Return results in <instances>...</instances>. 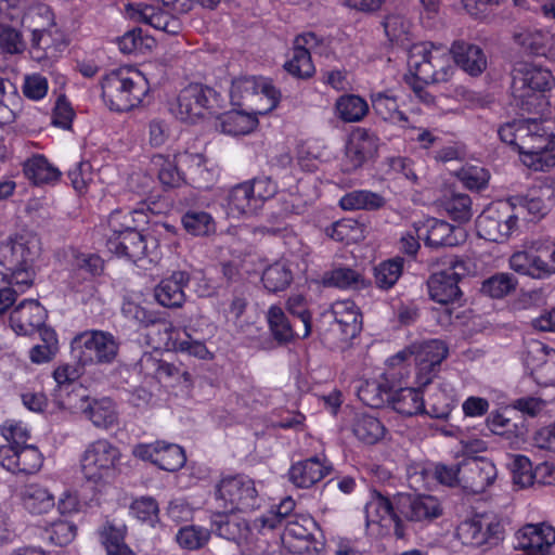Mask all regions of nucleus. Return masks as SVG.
<instances>
[{
	"label": "nucleus",
	"instance_id": "1",
	"mask_svg": "<svg viewBox=\"0 0 555 555\" xmlns=\"http://www.w3.org/2000/svg\"><path fill=\"white\" fill-rule=\"evenodd\" d=\"M41 251L39 237L28 231L8 237L0 248V262L4 269L3 278L21 293L34 284L35 263Z\"/></svg>",
	"mask_w": 555,
	"mask_h": 555
},
{
	"label": "nucleus",
	"instance_id": "2",
	"mask_svg": "<svg viewBox=\"0 0 555 555\" xmlns=\"http://www.w3.org/2000/svg\"><path fill=\"white\" fill-rule=\"evenodd\" d=\"M554 76L535 62H516L512 70V94L516 104L528 113L543 115L550 102L546 92L554 85Z\"/></svg>",
	"mask_w": 555,
	"mask_h": 555
},
{
	"label": "nucleus",
	"instance_id": "3",
	"mask_svg": "<svg viewBox=\"0 0 555 555\" xmlns=\"http://www.w3.org/2000/svg\"><path fill=\"white\" fill-rule=\"evenodd\" d=\"M144 75L131 68L108 73L102 80V98L112 111L128 112L139 106L149 92Z\"/></svg>",
	"mask_w": 555,
	"mask_h": 555
},
{
	"label": "nucleus",
	"instance_id": "4",
	"mask_svg": "<svg viewBox=\"0 0 555 555\" xmlns=\"http://www.w3.org/2000/svg\"><path fill=\"white\" fill-rule=\"evenodd\" d=\"M121 452L107 439H98L87 444L80 455V472L93 487L108 485L115 477Z\"/></svg>",
	"mask_w": 555,
	"mask_h": 555
},
{
	"label": "nucleus",
	"instance_id": "5",
	"mask_svg": "<svg viewBox=\"0 0 555 555\" xmlns=\"http://www.w3.org/2000/svg\"><path fill=\"white\" fill-rule=\"evenodd\" d=\"M448 356V347L438 339L423 343H414L387 359V365L391 369L401 367L412 361L416 367V380L418 385H427L437 367Z\"/></svg>",
	"mask_w": 555,
	"mask_h": 555
},
{
	"label": "nucleus",
	"instance_id": "6",
	"mask_svg": "<svg viewBox=\"0 0 555 555\" xmlns=\"http://www.w3.org/2000/svg\"><path fill=\"white\" fill-rule=\"evenodd\" d=\"M215 500L223 513H246L260 507L255 481L246 475L222 477L215 488Z\"/></svg>",
	"mask_w": 555,
	"mask_h": 555
},
{
	"label": "nucleus",
	"instance_id": "7",
	"mask_svg": "<svg viewBox=\"0 0 555 555\" xmlns=\"http://www.w3.org/2000/svg\"><path fill=\"white\" fill-rule=\"evenodd\" d=\"M279 90L262 77H241L232 81L230 98L233 105L246 106L255 114H267L280 101Z\"/></svg>",
	"mask_w": 555,
	"mask_h": 555
},
{
	"label": "nucleus",
	"instance_id": "8",
	"mask_svg": "<svg viewBox=\"0 0 555 555\" xmlns=\"http://www.w3.org/2000/svg\"><path fill=\"white\" fill-rule=\"evenodd\" d=\"M219 107V94L214 89L199 83H191L180 91L170 109L182 121L197 122L217 115Z\"/></svg>",
	"mask_w": 555,
	"mask_h": 555
},
{
	"label": "nucleus",
	"instance_id": "9",
	"mask_svg": "<svg viewBox=\"0 0 555 555\" xmlns=\"http://www.w3.org/2000/svg\"><path fill=\"white\" fill-rule=\"evenodd\" d=\"M119 343L104 331H86L72 340L73 358L82 366L111 364L118 356Z\"/></svg>",
	"mask_w": 555,
	"mask_h": 555
},
{
	"label": "nucleus",
	"instance_id": "10",
	"mask_svg": "<svg viewBox=\"0 0 555 555\" xmlns=\"http://www.w3.org/2000/svg\"><path fill=\"white\" fill-rule=\"evenodd\" d=\"M107 248L144 269L146 264L157 263L162 255L157 240L153 236H144L137 229L124 236H108Z\"/></svg>",
	"mask_w": 555,
	"mask_h": 555
},
{
	"label": "nucleus",
	"instance_id": "11",
	"mask_svg": "<svg viewBox=\"0 0 555 555\" xmlns=\"http://www.w3.org/2000/svg\"><path fill=\"white\" fill-rule=\"evenodd\" d=\"M516 228L517 216H513L507 202L490 206L477 218L478 235L490 242L505 241Z\"/></svg>",
	"mask_w": 555,
	"mask_h": 555
},
{
	"label": "nucleus",
	"instance_id": "12",
	"mask_svg": "<svg viewBox=\"0 0 555 555\" xmlns=\"http://www.w3.org/2000/svg\"><path fill=\"white\" fill-rule=\"evenodd\" d=\"M518 152L520 162L535 171H546L555 166V134L547 132L542 124L531 139Z\"/></svg>",
	"mask_w": 555,
	"mask_h": 555
},
{
	"label": "nucleus",
	"instance_id": "13",
	"mask_svg": "<svg viewBox=\"0 0 555 555\" xmlns=\"http://www.w3.org/2000/svg\"><path fill=\"white\" fill-rule=\"evenodd\" d=\"M469 271L468 262L465 260L451 259L447 269L430 275L427 282L430 298L439 304L454 301L461 294L459 281Z\"/></svg>",
	"mask_w": 555,
	"mask_h": 555
},
{
	"label": "nucleus",
	"instance_id": "14",
	"mask_svg": "<svg viewBox=\"0 0 555 555\" xmlns=\"http://www.w3.org/2000/svg\"><path fill=\"white\" fill-rule=\"evenodd\" d=\"M455 534L464 545L495 544L502 538V526L494 518L475 516L461 521L456 527Z\"/></svg>",
	"mask_w": 555,
	"mask_h": 555
},
{
	"label": "nucleus",
	"instance_id": "15",
	"mask_svg": "<svg viewBox=\"0 0 555 555\" xmlns=\"http://www.w3.org/2000/svg\"><path fill=\"white\" fill-rule=\"evenodd\" d=\"M0 464L13 474L33 475L40 470L43 455L34 444L0 447Z\"/></svg>",
	"mask_w": 555,
	"mask_h": 555
},
{
	"label": "nucleus",
	"instance_id": "16",
	"mask_svg": "<svg viewBox=\"0 0 555 555\" xmlns=\"http://www.w3.org/2000/svg\"><path fill=\"white\" fill-rule=\"evenodd\" d=\"M554 191L550 186L534 188L525 196L514 197L511 202V211L513 216L528 221H535L543 218L550 210L551 198Z\"/></svg>",
	"mask_w": 555,
	"mask_h": 555
},
{
	"label": "nucleus",
	"instance_id": "17",
	"mask_svg": "<svg viewBox=\"0 0 555 555\" xmlns=\"http://www.w3.org/2000/svg\"><path fill=\"white\" fill-rule=\"evenodd\" d=\"M555 543V529L546 524H528L515 534L514 547L526 555H547Z\"/></svg>",
	"mask_w": 555,
	"mask_h": 555
},
{
	"label": "nucleus",
	"instance_id": "18",
	"mask_svg": "<svg viewBox=\"0 0 555 555\" xmlns=\"http://www.w3.org/2000/svg\"><path fill=\"white\" fill-rule=\"evenodd\" d=\"M126 13L130 20L145 23L168 35H177L182 29V24L173 12L170 13L154 5L129 4L126 8Z\"/></svg>",
	"mask_w": 555,
	"mask_h": 555
},
{
	"label": "nucleus",
	"instance_id": "19",
	"mask_svg": "<svg viewBox=\"0 0 555 555\" xmlns=\"http://www.w3.org/2000/svg\"><path fill=\"white\" fill-rule=\"evenodd\" d=\"M398 511L409 521L428 522L442 514L439 500L426 494H401L398 499Z\"/></svg>",
	"mask_w": 555,
	"mask_h": 555
},
{
	"label": "nucleus",
	"instance_id": "20",
	"mask_svg": "<svg viewBox=\"0 0 555 555\" xmlns=\"http://www.w3.org/2000/svg\"><path fill=\"white\" fill-rule=\"evenodd\" d=\"M495 465L483 457L466 459L462 462L461 486L474 493L483 492L496 478Z\"/></svg>",
	"mask_w": 555,
	"mask_h": 555
},
{
	"label": "nucleus",
	"instance_id": "21",
	"mask_svg": "<svg viewBox=\"0 0 555 555\" xmlns=\"http://www.w3.org/2000/svg\"><path fill=\"white\" fill-rule=\"evenodd\" d=\"M227 513H218L212 518V527L216 533L238 546L253 551L256 543V533L253 532L249 521L237 517L230 518Z\"/></svg>",
	"mask_w": 555,
	"mask_h": 555
},
{
	"label": "nucleus",
	"instance_id": "22",
	"mask_svg": "<svg viewBox=\"0 0 555 555\" xmlns=\"http://www.w3.org/2000/svg\"><path fill=\"white\" fill-rule=\"evenodd\" d=\"M43 14H49L47 8H40L38 12L27 14L23 20V25L31 31V49L30 54L34 60L42 62L56 56V52L61 51L65 43L59 42L51 44V31L43 27H33L36 17L41 18Z\"/></svg>",
	"mask_w": 555,
	"mask_h": 555
},
{
	"label": "nucleus",
	"instance_id": "23",
	"mask_svg": "<svg viewBox=\"0 0 555 555\" xmlns=\"http://www.w3.org/2000/svg\"><path fill=\"white\" fill-rule=\"evenodd\" d=\"M379 146V138L364 129H354L346 144V158L349 162V169H357L365 162L373 158Z\"/></svg>",
	"mask_w": 555,
	"mask_h": 555
},
{
	"label": "nucleus",
	"instance_id": "24",
	"mask_svg": "<svg viewBox=\"0 0 555 555\" xmlns=\"http://www.w3.org/2000/svg\"><path fill=\"white\" fill-rule=\"evenodd\" d=\"M46 309L35 299L21 301L10 315V325L17 335H31L43 326Z\"/></svg>",
	"mask_w": 555,
	"mask_h": 555
},
{
	"label": "nucleus",
	"instance_id": "25",
	"mask_svg": "<svg viewBox=\"0 0 555 555\" xmlns=\"http://www.w3.org/2000/svg\"><path fill=\"white\" fill-rule=\"evenodd\" d=\"M17 498L22 508L33 516L46 515L55 507L54 494L38 482L24 485Z\"/></svg>",
	"mask_w": 555,
	"mask_h": 555
},
{
	"label": "nucleus",
	"instance_id": "26",
	"mask_svg": "<svg viewBox=\"0 0 555 555\" xmlns=\"http://www.w3.org/2000/svg\"><path fill=\"white\" fill-rule=\"evenodd\" d=\"M267 321L273 337L279 343H291L297 338L310 335V327L300 325L297 320L291 322L280 306L273 305L268 309Z\"/></svg>",
	"mask_w": 555,
	"mask_h": 555
},
{
	"label": "nucleus",
	"instance_id": "27",
	"mask_svg": "<svg viewBox=\"0 0 555 555\" xmlns=\"http://www.w3.org/2000/svg\"><path fill=\"white\" fill-rule=\"evenodd\" d=\"M190 281L185 271H175L166 279H163L155 287L154 296L156 301L166 308H180L185 301L184 287Z\"/></svg>",
	"mask_w": 555,
	"mask_h": 555
},
{
	"label": "nucleus",
	"instance_id": "28",
	"mask_svg": "<svg viewBox=\"0 0 555 555\" xmlns=\"http://www.w3.org/2000/svg\"><path fill=\"white\" fill-rule=\"evenodd\" d=\"M331 468L325 459L313 456L294 464L288 472L289 480L298 488H310L322 480Z\"/></svg>",
	"mask_w": 555,
	"mask_h": 555
},
{
	"label": "nucleus",
	"instance_id": "29",
	"mask_svg": "<svg viewBox=\"0 0 555 555\" xmlns=\"http://www.w3.org/2000/svg\"><path fill=\"white\" fill-rule=\"evenodd\" d=\"M222 207L227 216L231 218L251 217L259 211L253 198V190L246 181L227 192Z\"/></svg>",
	"mask_w": 555,
	"mask_h": 555
},
{
	"label": "nucleus",
	"instance_id": "30",
	"mask_svg": "<svg viewBox=\"0 0 555 555\" xmlns=\"http://www.w3.org/2000/svg\"><path fill=\"white\" fill-rule=\"evenodd\" d=\"M344 339L356 337L362 330V314L352 300H337L330 311Z\"/></svg>",
	"mask_w": 555,
	"mask_h": 555
},
{
	"label": "nucleus",
	"instance_id": "31",
	"mask_svg": "<svg viewBox=\"0 0 555 555\" xmlns=\"http://www.w3.org/2000/svg\"><path fill=\"white\" fill-rule=\"evenodd\" d=\"M514 39L525 51L555 60V34L548 29H524Z\"/></svg>",
	"mask_w": 555,
	"mask_h": 555
},
{
	"label": "nucleus",
	"instance_id": "32",
	"mask_svg": "<svg viewBox=\"0 0 555 555\" xmlns=\"http://www.w3.org/2000/svg\"><path fill=\"white\" fill-rule=\"evenodd\" d=\"M315 522L310 517H296L287 521L282 533V542L291 552L301 553L309 548Z\"/></svg>",
	"mask_w": 555,
	"mask_h": 555
},
{
	"label": "nucleus",
	"instance_id": "33",
	"mask_svg": "<svg viewBox=\"0 0 555 555\" xmlns=\"http://www.w3.org/2000/svg\"><path fill=\"white\" fill-rule=\"evenodd\" d=\"M451 52L456 65L470 76L480 75L487 67V57L481 48L476 44L455 41Z\"/></svg>",
	"mask_w": 555,
	"mask_h": 555
},
{
	"label": "nucleus",
	"instance_id": "34",
	"mask_svg": "<svg viewBox=\"0 0 555 555\" xmlns=\"http://www.w3.org/2000/svg\"><path fill=\"white\" fill-rule=\"evenodd\" d=\"M350 430L358 441L369 446L383 440L387 433L384 423L377 416L365 412L354 414Z\"/></svg>",
	"mask_w": 555,
	"mask_h": 555
},
{
	"label": "nucleus",
	"instance_id": "35",
	"mask_svg": "<svg viewBox=\"0 0 555 555\" xmlns=\"http://www.w3.org/2000/svg\"><path fill=\"white\" fill-rule=\"evenodd\" d=\"M295 508V501L292 498L283 499L280 504L272 506L261 515L257 516L250 524L253 532L256 533V542L259 535H264L267 532L274 530Z\"/></svg>",
	"mask_w": 555,
	"mask_h": 555
},
{
	"label": "nucleus",
	"instance_id": "36",
	"mask_svg": "<svg viewBox=\"0 0 555 555\" xmlns=\"http://www.w3.org/2000/svg\"><path fill=\"white\" fill-rule=\"evenodd\" d=\"M147 221V206L145 204L138 208L116 209L108 218V228L112 232L109 236H124Z\"/></svg>",
	"mask_w": 555,
	"mask_h": 555
},
{
	"label": "nucleus",
	"instance_id": "37",
	"mask_svg": "<svg viewBox=\"0 0 555 555\" xmlns=\"http://www.w3.org/2000/svg\"><path fill=\"white\" fill-rule=\"evenodd\" d=\"M534 240L527 241L521 249L509 257V268L518 274L535 280H543L540 258L535 250Z\"/></svg>",
	"mask_w": 555,
	"mask_h": 555
},
{
	"label": "nucleus",
	"instance_id": "38",
	"mask_svg": "<svg viewBox=\"0 0 555 555\" xmlns=\"http://www.w3.org/2000/svg\"><path fill=\"white\" fill-rule=\"evenodd\" d=\"M420 227L422 230L423 240L427 246H453L459 243L456 233L460 232V229L454 228L446 221L428 219Z\"/></svg>",
	"mask_w": 555,
	"mask_h": 555
},
{
	"label": "nucleus",
	"instance_id": "39",
	"mask_svg": "<svg viewBox=\"0 0 555 555\" xmlns=\"http://www.w3.org/2000/svg\"><path fill=\"white\" fill-rule=\"evenodd\" d=\"M364 512L367 526L379 525L387 528L398 522L389 499L376 491L371 492Z\"/></svg>",
	"mask_w": 555,
	"mask_h": 555
},
{
	"label": "nucleus",
	"instance_id": "40",
	"mask_svg": "<svg viewBox=\"0 0 555 555\" xmlns=\"http://www.w3.org/2000/svg\"><path fill=\"white\" fill-rule=\"evenodd\" d=\"M539 122L534 118L513 120L500 127L499 137L500 139L511 145L519 152L524 142H528L534 131H539Z\"/></svg>",
	"mask_w": 555,
	"mask_h": 555
},
{
	"label": "nucleus",
	"instance_id": "41",
	"mask_svg": "<svg viewBox=\"0 0 555 555\" xmlns=\"http://www.w3.org/2000/svg\"><path fill=\"white\" fill-rule=\"evenodd\" d=\"M433 46L431 42H418L412 44L408 51L409 70L422 83H428V79L434 75L429 65Z\"/></svg>",
	"mask_w": 555,
	"mask_h": 555
},
{
	"label": "nucleus",
	"instance_id": "42",
	"mask_svg": "<svg viewBox=\"0 0 555 555\" xmlns=\"http://www.w3.org/2000/svg\"><path fill=\"white\" fill-rule=\"evenodd\" d=\"M369 111V103L358 94H343L334 104L335 116L349 124L363 120Z\"/></svg>",
	"mask_w": 555,
	"mask_h": 555
},
{
	"label": "nucleus",
	"instance_id": "43",
	"mask_svg": "<svg viewBox=\"0 0 555 555\" xmlns=\"http://www.w3.org/2000/svg\"><path fill=\"white\" fill-rule=\"evenodd\" d=\"M258 115L259 114H255L251 111L249 113L243 111H231L220 117L218 127L221 132L227 134H247L258 126Z\"/></svg>",
	"mask_w": 555,
	"mask_h": 555
},
{
	"label": "nucleus",
	"instance_id": "44",
	"mask_svg": "<svg viewBox=\"0 0 555 555\" xmlns=\"http://www.w3.org/2000/svg\"><path fill=\"white\" fill-rule=\"evenodd\" d=\"M322 284L340 289H361L366 286L362 273L347 267H337L326 271L322 275Z\"/></svg>",
	"mask_w": 555,
	"mask_h": 555
},
{
	"label": "nucleus",
	"instance_id": "45",
	"mask_svg": "<svg viewBox=\"0 0 555 555\" xmlns=\"http://www.w3.org/2000/svg\"><path fill=\"white\" fill-rule=\"evenodd\" d=\"M189 160L195 162V169L190 176L193 182L197 184V188L207 189L217 180L219 176L218 169L216 167H208L202 154L186 151L177 155L176 162L179 165H188Z\"/></svg>",
	"mask_w": 555,
	"mask_h": 555
},
{
	"label": "nucleus",
	"instance_id": "46",
	"mask_svg": "<svg viewBox=\"0 0 555 555\" xmlns=\"http://www.w3.org/2000/svg\"><path fill=\"white\" fill-rule=\"evenodd\" d=\"M24 173L34 184L56 182L61 172L43 155H35L24 164Z\"/></svg>",
	"mask_w": 555,
	"mask_h": 555
},
{
	"label": "nucleus",
	"instance_id": "47",
	"mask_svg": "<svg viewBox=\"0 0 555 555\" xmlns=\"http://www.w3.org/2000/svg\"><path fill=\"white\" fill-rule=\"evenodd\" d=\"M371 102L374 112L382 119L405 129L408 118L401 111H399L398 102L393 95L385 92L373 93L371 95Z\"/></svg>",
	"mask_w": 555,
	"mask_h": 555
},
{
	"label": "nucleus",
	"instance_id": "48",
	"mask_svg": "<svg viewBox=\"0 0 555 555\" xmlns=\"http://www.w3.org/2000/svg\"><path fill=\"white\" fill-rule=\"evenodd\" d=\"M391 404L396 412L404 416H413L425 412V402L422 393L415 388H401L391 397Z\"/></svg>",
	"mask_w": 555,
	"mask_h": 555
},
{
	"label": "nucleus",
	"instance_id": "49",
	"mask_svg": "<svg viewBox=\"0 0 555 555\" xmlns=\"http://www.w3.org/2000/svg\"><path fill=\"white\" fill-rule=\"evenodd\" d=\"M261 281L268 292H282L291 285L293 272L285 261H276L264 269Z\"/></svg>",
	"mask_w": 555,
	"mask_h": 555
},
{
	"label": "nucleus",
	"instance_id": "50",
	"mask_svg": "<svg viewBox=\"0 0 555 555\" xmlns=\"http://www.w3.org/2000/svg\"><path fill=\"white\" fill-rule=\"evenodd\" d=\"M384 204L385 201L379 194L367 190L349 192L339 201L340 207L345 210H373L380 208Z\"/></svg>",
	"mask_w": 555,
	"mask_h": 555
},
{
	"label": "nucleus",
	"instance_id": "51",
	"mask_svg": "<svg viewBox=\"0 0 555 555\" xmlns=\"http://www.w3.org/2000/svg\"><path fill=\"white\" fill-rule=\"evenodd\" d=\"M119 50L125 54H145L155 47V39L143 34L142 29H132L117 39Z\"/></svg>",
	"mask_w": 555,
	"mask_h": 555
},
{
	"label": "nucleus",
	"instance_id": "52",
	"mask_svg": "<svg viewBox=\"0 0 555 555\" xmlns=\"http://www.w3.org/2000/svg\"><path fill=\"white\" fill-rule=\"evenodd\" d=\"M178 163L167 158L163 154H155L151 158V170L157 171L158 179L165 186L177 188L182 184L184 178L177 168Z\"/></svg>",
	"mask_w": 555,
	"mask_h": 555
},
{
	"label": "nucleus",
	"instance_id": "53",
	"mask_svg": "<svg viewBox=\"0 0 555 555\" xmlns=\"http://www.w3.org/2000/svg\"><path fill=\"white\" fill-rule=\"evenodd\" d=\"M185 231L194 236H206L216 232L212 216L202 210H189L182 217Z\"/></svg>",
	"mask_w": 555,
	"mask_h": 555
},
{
	"label": "nucleus",
	"instance_id": "54",
	"mask_svg": "<svg viewBox=\"0 0 555 555\" xmlns=\"http://www.w3.org/2000/svg\"><path fill=\"white\" fill-rule=\"evenodd\" d=\"M209 539V529L196 525L183 526L176 533V541L179 546L189 551H195L204 547L208 543Z\"/></svg>",
	"mask_w": 555,
	"mask_h": 555
},
{
	"label": "nucleus",
	"instance_id": "55",
	"mask_svg": "<svg viewBox=\"0 0 555 555\" xmlns=\"http://www.w3.org/2000/svg\"><path fill=\"white\" fill-rule=\"evenodd\" d=\"M183 330L173 326L170 322L157 323L149 334V337L155 348L176 350L181 338Z\"/></svg>",
	"mask_w": 555,
	"mask_h": 555
},
{
	"label": "nucleus",
	"instance_id": "56",
	"mask_svg": "<svg viewBox=\"0 0 555 555\" xmlns=\"http://www.w3.org/2000/svg\"><path fill=\"white\" fill-rule=\"evenodd\" d=\"M456 400L453 390L447 387L437 389L430 395L425 412L435 418H447L455 408Z\"/></svg>",
	"mask_w": 555,
	"mask_h": 555
},
{
	"label": "nucleus",
	"instance_id": "57",
	"mask_svg": "<svg viewBox=\"0 0 555 555\" xmlns=\"http://www.w3.org/2000/svg\"><path fill=\"white\" fill-rule=\"evenodd\" d=\"M451 49L442 44H434L431 54H429V65L434 72L428 83L447 80L452 70Z\"/></svg>",
	"mask_w": 555,
	"mask_h": 555
},
{
	"label": "nucleus",
	"instance_id": "58",
	"mask_svg": "<svg viewBox=\"0 0 555 555\" xmlns=\"http://www.w3.org/2000/svg\"><path fill=\"white\" fill-rule=\"evenodd\" d=\"M358 397L364 404L379 408L389 398V388L379 379L365 380L358 387Z\"/></svg>",
	"mask_w": 555,
	"mask_h": 555
},
{
	"label": "nucleus",
	"instance_id": "59",
	"mask_svg": "<svg viewBox=\"0 0 555 555\" xmlns=\"http://www.w3.org/2000/svg\"><path fill=\"white\" fill-rule=\"evenodd\" d=\"M88 417L94 426L109 428L117 422V412L112 400L104 398L90 404Z\"/></svg>",
	"mask_w": 555,
	"mask_h": 555
},
{
	"label": "nucleus",
	"instance_id": "60",
	"mask_svg": "<svg viewBox=\"0 0 555 555\" xmlns=\"http://www.w3.org/2000/svg\"><path fill=\"white\" fill-rule=\"evenodd\" d=\"M403 259L395 258L379 263L375 268V282L379 288H391L402 274Z\"/></svg>",
	"mask_w": 555,
	"mask_h": 555
},
{
	"label": "nucleus",
	"instance_id": "61",
	"mask_svg": "<svg viewBox=\"0 0 555 555\" xmlns=\"http://www.w3.org/2000/svg\"><path fill=\"white\" fill-rule=\"evenodd\" d=\"M442 206L454 220L465 222L472 218V201L467 194L452 193L444 198Z\"/></svg>",
	"mask_w": 555,
	"mask_h": 555
},
{
	"label": "nucleus",
	"instance_id": "62",
	"mask_svg": "<svg viewBox=\"0 0 555 555\" xmlns=\"http://www.w3.org/2000/svg\"><path fill=\"white\" fill-rule=\"evenodd\" d=\"M517 286V280L509 273H498L482 283V293L492 298H502Z\"/></svg>",
	"mask_w": 555,
	"mask_h": 555
},
{
	"label": "nucleus",
	"instance_id": "63",
	"mask_svg": "<svg viewBox=\"0 0 555 555\" xmlns=\"http://www.w3.org/2000/svg\"><path fill=\"white\" fill-rule=\"evenodd\" d=\"M185 461L184 450L180 446L165 441L156 460V465L164 470L175 472L181 468Z\"/></svg>",
	"mask_w": 555,
	"mask_h": 555
},
{
	"label": "nucleus",
	"instance_id": "64",
	"mask_svg": "<svg viewBox=\"0 0 555 555\" xmlns=\"http://www.w3.org/2000/svg\"><path fill=\"white\" fill-rule=\"evenodd\" d=\"M535 250L542 270L543 279L555 274V241L548 238H535Z\"/></svg>",
	"mask_w": 555,
	"mask_h": 555
}]
</instances>
